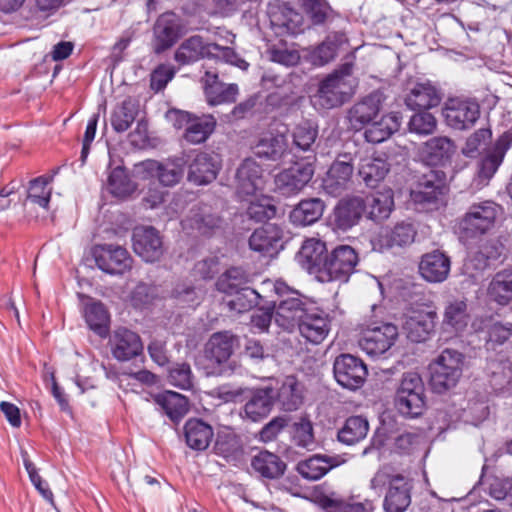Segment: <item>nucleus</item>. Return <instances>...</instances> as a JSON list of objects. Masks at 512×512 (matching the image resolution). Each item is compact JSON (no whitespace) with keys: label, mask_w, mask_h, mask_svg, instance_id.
Returning a JSON list of instances; mask_svg holds the SVG:
<instances>
[{"label":"nucleus","mask_w":512,"mask_h":512,"mask_svg":"<svg viewBox=\"0 0 512 512\" xmlns=\"http://www.w3.org/2000/svg\"><path fill=\"white\" fill-rule=\"evenodd\" d=\"M204 58L222 60L242 69L248 66L232 48L205 41L199 35L185 39L174 53V60L180 65H190Z\"/></svg>","instance_id":"1"},{"label":"nucleus","mask_w":512,"mask_h":512,"mask_svg":"<svg viewBox=\"0 0 512 512\" xmlns=\"http://www.w3.org/2000/svg\"><path fill=\"white\" fill-rule=\"evenodd\" d=\"M353 67V60H346L320 83L317 97L323 108L339 107L351 98L354 92L350 79Z\"/></svg>","instance_id":"2"},{"label":"nucleus","mask_w":512,"mask_h":512,"mask_svg":"<svg viewBox=\"0 0 512 512\" xmlns=\"http://www.w3.org/2000/svg\"><path fill=\"white\" fill-rule=\"evenodd\" d=\"M465 356L455 349H444L429 365L430 386L438 394L454 388L459 382Z\"/></svg>","instance_id":"3"},{"label":"nucleus","mask_w":512,"mask_h":512,"mask_svg":"<svg viewBox=\"0 0 512 512\" xmlns=\"http://www.w3.org/2000/svg\"><path fill=\"white\" fill-rule=\"evenodd\" d=\"M275 291L280 296L287 294V297L277 305L274 320L280 328L292 332L306 317L313 303L301 296L299 292L290 290L282 281H276Z\"/></svg>","instance_id":"4"},{"label":"nucleus","mask_w":512,"mask_h":512,"mask_svg":"<svg viewBox=\"0 0 512 512\" xmlns=\"http://www.w3.org/2000/svg\"><path fill=\"white\" fill-rule=\"evenodd\" d=\"M503 208L492 200L472 203L459 221V231L465 238L487 234L502 214Z\"/></svg>","instance_id":"5"},{"label":"nucleus","mask_w":512,"mask_h":512,"mask_svg":"<svg viewBox=\"0 0 512 512\" xmlns=\"http://www.w3.org/2000/svg\"><path fill=\"white\" fill-rule=\"evenodd\" d=\"M395 407L407 418H417L426 409L425 387L416 372L405 373L395 395Z\"/></svg>","instance_id":"6"},{"label":"nucleus","mask_w":512,"mask_h":512,"mask_svg":"<svg viewBox=\"0 0 512 512\" xmlns=\"http://www.w3.org/2000/svg\"><path fill=\"white\" fill-rule=\"evenodd\" d=\"M358 263L359 256L353 247L338 245L326 255V264L322 270L320 281L346 283L355 272Z\"/></svg>","instance_id":"7"},{"label":"nucleus","mask_w":512,"mask_h":512,"mask_svg":"<svg viewBox=\"0 0 512 512\" xmlns=\"http://www.w3.org/2000/svg\"><path fill=\"white\" fill-rule=\"evenodd\" d=\"M333 374L340 386L355 391L363 386L368 370L360 358L351 354H340L334 360Z\"/></svg>","instance_id":"8"},{"label":"nucleus","mask_w":512,"mask_h":512,"mask_svg":"<svg viewBox=\"0 0 512 512\" xmlns=\"http://www.w3.org/2000/svg\"><path fill=\"white\" fill-rule=\"evenodd\" d=\"M96 266L111 275H122L132 267V257L126 248L116 244H98L92 248Z\"/></svg>","instance_id":"9"},{"label":"nucleus","mask_w":512,"mask_h":512,"mask_svg":"<svg viewBox=\"0 0 512 512\" xmlns=\"http://www.w3.org/2000/svg\"><path fill=\"white\" fill-rule=\"evenodd\" d=\"M445 191L444 173L437 170H429L419 179L410 196L415 204L426 208L437 205L442 200Z\"/></svg>","instance_id":"10"},{"label":"nucleus","mask_w":512,"mask_h":512,"mask_svg":"<svg viewBox=\"0 0 512 512\" xmlns=\"http://www.w3.org/2000/svg\"><path fill=\"white\" fill-rule=\"evenodd\" d=\"M443 116L451 128L466 130L474 126L478 120L480 106L471 99L451 98L445 103Z\"/></svg>","instance_id":"11"},{"label":"nucleus","mask_w":512,"mask_h":512,"mask_svg":"<svg viewBox=\"0 0 512 512\" xmlns=\"http://www.w3.org/2000/svg\"><path fill=\"white\" fill-rule=\"evenodd\" d=\"M313 175L314 167L311 163L297 162L275 176V191L286 197L297 195L310 182Z\"/></svg>","instance_id":"12"},{"label":"nucleus","mask_w":512,"mask_h":512,"mask_svg":"<svg viewBox=\"0 0 512 512\" xmlns=\"http://www.w3.org/2000/svg\"><path fill=\"white\" fill-rule=\"evenodd\" d=\"M398 328L392 323H381L367 328L359 340L360 348L369 356L384 354L394 344Z\"/></svg>","instance_id":"13"},{"label":"nucleus","mask_w":512,"mask_h":512,"mask_svg":"<svg viewBox=\"0 0 512 512\" xmlns=\"http://www.w3.org/2000/svg\"><path fill=\"white\" fill-rule=\"evenodd\" d=\"M353 171L351 155H339L323 179L322 187L324 191L333 197L343 194L350 187Z\"/></svg>","instance_id":"14"},{"label":"nucleus","mask_w":512,"mask_h":512,"mask_svg":"<svg viewBox=\"0 0 512 512\" xmlns=\"http://www.w3.org/2000/svg\"><path fill=\"white\" fill-rule=\"evenodd\" d=\"M134 252L146 262L158 261L163 255V241L159 231L152 226H137L132 231Z\"/></svg>","instance_id":"15"},{"label":"nucleus","mask_w":512,"mask_h":512,"mask_svg":"<svg viewBox=\"0 0 512 512\" xmlns=\"http://www.w3.org/2000/svg\"><path fill=\"white\" fill-rule=\"evenodd\" d=\"M181 35V23L179 17L173 12L160 15L153 26V39L151 42L153 51L161 54L170 49Z\"/></svg>","instance_id":"16"},{"label":"nucleus","mask_w":512,"mask_h":512,"mask_svg":"<svg viewBox=\"0 0 512 512\" xmlns=\"http://www.w3.org/2000/svg\"><path fill=\"white\" fill-rule=\"evenodd\" d=\"M111 353L118 361H129L143 351L140 336L125 327L116 328L109 338Z\"/></svg>","instance_id":"17"},{"label":"nucleus","mask_w":512,"mask_h":512,"mask_svg":"<svg viewBox=\"0 0 512 512\" xmlns=\"http://www.w3.org/2000/svg\"><path fill=\"white\" fill-rule=\"evenodd\" d=\"M275 397V389L272 386H264L252 390L243 406L241 416L252 422L262 421L271 413Z\"/></svg>","instance_id":"18"},{"label":"nucleus","mask_w":512,"mask_h":512,"mask_svg":"<svg viewBox=\"0 0 512 512\" xmlns=\"http://www.w3.org/2000/svg\"><path fill=\"white\" fill-rule=\"evenodd\" d=\"M365 212V202L360 197L341 199L331 218L334 230L346 232L357 225Z\"/></svg>","instance_id":"19"},{"label":"nucleus","mask_w":512,"mask_h":512,"mask_svg":"<svg viewBox=\"0 0 512 512\" xmlns=\"http://www.w3.org/2000/svg\"><path fill=\"white\" fill-rule=\"evenodd\" d=\"M297 329L308 342L320 344L330 332L331 321L327 313L313 305Z\"/></svg>","instance_id":"20"},{"label":"nucleus","mask_w":512,"mask_h":512,"mask_svg":"<svg viewBox=\"0 0 512 512\" xmlns=\"http://www.w3.org/2000/svg\"><path fill=\"white\" fill-rule=\"evenodd\" d=\"M328 255L325 242L317 238H308L303 243L297 254L298 263L310 274H315L320 281L322 270L326 264Z\"/></svg>","instance_id":"21"},{"label":"nucleus","mask_w":512,"mask_h":512,"mask_svg":"<svg viewBox=\"0 0 512 512\" xmlns=\"http://www.w3.org/2000/svg\"><path fill=\"white\" fill-rule=\"evenodd\" d=\"M381 108V94L373 92L355 103L349 110L347 118L350 128L360 131L372 123L378 116Z\"/></svg>","instance_id":"22"},{"label":"nucleus","mask_w":512,"mask_h":512,"mask_svg":"<svg viewBox=\"0 0 512 512\" xmlns=\"http://www.w3.org/2000/svg\"><path fill=\"white\" fill-rule=\"evenodd\" d=\"M248 242L251 250L265 256H273L283 249V231L275 224H266L256 229Z\"/></svg>","instance_id":"23"},{"label":"nucleus","mask_w":512,"mask_h":512,"mask_svg":"<svg viewBox=\"0 0 512 512\" xmlns=\"http://www.w3.org/2000/svg\"><path fill=\"white\" fill-rule=\"evenodd\" d=\"M220 169L217 156L197 152L188 165V181L195 185H206L214 181Z\"/></svg>","instance_id":"24"},{"label":"nucleus","mask_w":512,"mask_h":512,"mask_svg":"<svg viewBox=\"0 0 512 512\" xmlns=\"http://www.w3.org/2000/svg\"><path fill=\"white\" fill-rule=\"evenodd\" d=\"M418 269L427 282L442 283L449 276L451 260L443 251L433 250L422 255Z\"/></svg>","instance_id":"25"},{"label":"nucleus","mask_w":512,"mask_h":512,"mask_svg":"<svg viewBox=\"0 0 512 512\" xmlns=\"http://www.w3.org/2000/svg\"><path fill=\"white\" fill-rule=\"evenodd\" d=\"M269 18L277 36L296 35L302 31L303 16L287 4L272 7Z\"/></svg>","instance_id":"26"},{"label":"nucleus","mask_w":512,"mask_h":512,"mask_svg":"<svg viewBox=\"0 0 512 512\" xmlns=\"http://www.w3.org/2000/svg\"><path fill=\"white\" fill-rule=\"evenodd\" d=\"M238 345V337L230 331L213 333L205 344V357L218 366L226 363Z\"/></svg>","instance_id":"27"},{"label":"nucleus","mask_w":512,"mask_h":512,"mask_svg":"<svg viewBox=\"0 0 512 512\" xmlns=\"http://www.w3.org/2000/svg\"><path fill=\"white\" fill-rule=\"evenodd\" d=\"M235 179L239 196H253L263 185V169L254 159L247 158L237 168Z\"/></svg>","instance_id":"28"},{"label":"nucleus","mask_w":512,"mask_h":512,"mask_svg":"<svg viewBox=\"0 0 512 512\" xmlns=\"http://www.w3.org/2000/svg\"><path fill=\"white\" fill-rule=\"evenodd\" d=\"M442 93L431 81L416 82L405 97V103L411 110H429L437 107Z\"/></svg>","instance_id":"29"},{"label":"nucleus","mask_w":512,"mask_h":512,"mask_svg":"<svg viewBox=\"0 0 512 512\" xmlns=\"http://www.w3.org/2000/svg\"><path fill=\"white\" fill-rule=\"evenodd\" d=\"M185 163L183 157H174L163 162L147 160L142 163V166L147 172L156 175L161 184L170 187L176 185L182 179Z\"/></svg>","instance_id":"30"},{"label":"nucleus","mask_w":512,"mask_h":512,"mask_svg":"<svg viewBox=\"0 0 512 512\" xmlns=\"http://www.w3.org/2000/svg\"><path fill=\"white\" fill-rule=\"evenodd\" d=\"M202 82L209 105L216 106L223 103H231L236 100L238 86L236 84H226L219 81L216 73L206 71Z\"/></svg>","instance_id":"31"},{"label":"nucleus","mask_w":512,"mask_h":512,"mask_svg":"<svg viewBox=\"0 0 512 512\" xmlns=\"http://www.w3.org/2000/svg\"><path fill=\"white\" fill-rule=\"evenodd\" d=\"M412 485L403 475L397 474L394 482L387 488L383 501L385 512H405L411 504Z\"/></svg>","instance_id":"32"},{"label":"nucleus","mask_w":512,"mask_h":512,"mask_svg":"<svg viewBox=\"0 0 512 512\" xmlns=\"http://www.w3.org/2000/svg\"><path fill=\"white\" fill-rule=\"evenodd\" d=\"M438 319L436 311L420 312L408 317L403 325L407 338L415 343L428 340Z\"/></svg>","instance_id":"33"},{"label":"nucleus","mask_w":512,"mask_h":512,"mask_svg":"<svg viewBox=\"0 0 512 512\" xmlns=\"http://www.w3.org/2000/svg\"><path fill=\"white\" fill-rule=\"evenodd\" d=\"M512 144V128L496 141L490 151L479 163L478 175L483 180H490L503 162L504 156Z\"/></svg>","instance_id":"34"},{"label":"nucleus","mask_w":512,"mask_h":512,"mask_svg":"<svg viewBox=\"0 0 512 512\" xmlns=\"http://www.w3.org/2000/svg\"><path fill=\"white\" fill-rule=\"evenodd\" d=\"M325 203L320 198L301 200L290 212V222L299 227H305L317 222L323 215Z\"/></svg>","instance_id":"35"},{"label":"nucleus","mask_w":512,"mask_h":512,"mask_svg":"<svg viewBox=\"0 0 512 512\" xmlns=\"http://www.w3.org/2000/svg\"><path fill=\"white\" fill-rule=\"evenodd\" d=\"M455 152L453 141L445 136H437L426 141L420 149L421 156L429 165H440L449 160Z\"/></svg>","instance_id":"36"},{"label":"nucleus","mask_w":512,"mask_h":512,"mask_svg":"<svg viewBox=\"0 0 512 512\" xmlns=\"http://www.w3.org/2000/svg\"><path fill=\"white\" fill-rule=\"evenodd\" d=\"M348 39L343 32H331L317 47L313 48L309 54L311 63L315 66H323L332 61L339 48L346 44Z\"/></svg>","instance_id":"37"},{"label":"nucleus","mask_w":512,"mask_h":512,"mask_svg":"<svg viewBox=\"0 0 512 512\" xmlns=\"http://www.w3.org/2000/svg\"><path fill=\"white\" fill-rule=\"evenodd\" d=\"M274 389L275 401L285 411H295L303 402V386L294 376H287L281 385Z\"/></svg>","instance_id":"38"},{"label":"nucleus","mask_w":512,"mask_h":512,"mask_svg":"<svg viewBox=\"0 0 512 512\" xmlns=\"http://www.w3.org/2000/svg\"><path fill=\"white\" fill-rule=\"evenodd\" d=\"M401 117L396 113L387 114L381 117L379 121H373L367 125L364 137L367 142L378 144L387 140L400 128Z\"/></svg>","instance_id":"39"},{"label":"nucleus","mask_w":512,"mask_h":512,"mask_svg":"<svg viewBox=\"0 0 512 512\" xmlns=\"http://www.w3.org/2000/svg\"><path fill=\"white\" fill-rule=\"evenodd\" d=\"M335 466H337L335 458L316 454L298 462L296 471L304 479L316 481L326 475Z\"/></svg>","instance_id":"40"},{"label":"nucleus","mask_w":512,"mask_h":512,"mask_svg":"<svg viewBox=\"0 0 512 512\" xmlns=\"http://www.w3.org/2000/svg\"><path fill=\"white\" fill-rule=\"evenodd\" d=\"M363 201L368 218L375 222L387 219L394 206L393 192L390 189L368 195Z\"/></svg>","instance_id":"41"},{"label":"nucleus","mask_w":512,"mask_h":512,"mask_svg":"<svg viewBox=\"0 0 512 512\" xmlns=\"http://www.w3.org/2000/svg\"><path fill=\"white\" fill-rule=\"evenodd\" d=\"M184 432L187 445L197 451L207 449L214 435L209 424L196 418L186 422Z\"/></svg>","instance_id":"42"},{"label":"nucleus","mask_w":512,"mask_h":512,"mask_svg":"<svg viewBox=\"0 0 512 512\" xmlns=\"http://www.w3.org/2000/svg\"><path fill=\"white\" fill-rule=\"evenodd\" d=\"M487 295L491 301L502 306L512 302L511 269H503L493 276L487 288Z\"/></svg>","instance_id":"43"},{"label":"nucleus","mask_w":512,"mask_h":512,"mask_svg":"<svg viewBox=\"0 0 512 512\" xmlns=\"http://www.w3.org/2000/svg\"><path fill=\"white\" fill-rule=\"evenodd\" d=\"M139 101L128 97L117 105L110 117L113 130L117 133L126 132L136 120L139 113Z\"/></svg>","instance_id":"44"},{"label":"nucleus","mask_w":512,"mask_h":512,"mask_svg":"<svg viewBox=\"0 0 512 512\" xmlns=\"http://www.w3.org/2000/svg\"><path fill=\"white\" fill-rule=\"evenodd\" d=\"M154 401L171 421L179 422L189 411L188 399L176 392L166 391L154 396Z\"/></svg>","instance_id":"45"},{"label":"nucleus","mask_w":512,"mask_h":512,"mask_svg":"<svg viewBox=\"0 0 512 512\" xmlns=\"http://www.w3.org/2000/svg\"><path fill=\"white\" fill-rule=\"evenodd\" d=\"M252 468L262 477L268 479H277L281 477L285 470L286 464L281 458L269 451H261L253 457L251 461Z\"/></svg>","instance_id":"46"},{"label":"nucleus","mask_w":512,"mask_h":512,"mask_svg":"<svg viewBox=\"0 0 512 512\" xmlns=\"http://www.w3.org/2000/svg\"><path fill=\"white\" fill-rule=\"evenodd\" d=\"M84 317L89 328L101 338H106L109 334L110 314L103 303L100 301H91L86 304Z\"/></svg>","instance_id":"47"},{"label":"nucleus","mask_w":512,"mask_h":512,"mask_svg":"<svg viewBox=\"0 0 512 512\" xmlns=\"http://www.w3.org/2000/svg\"><path fill=\"white\" fill-rule=\"evenodd\" d=\"M368 420L362 416H351L346 419L343 427L338 431V440L346 445H354L362 441L368 434Z\"/></svg>","instance_id":"48"},{"label":"nucleus","mask_w":512,"mask_h":512,"mask_svg":"<svg viewBox=\"0 0 512 512\" xmlns=\"http://www.w3.org/2000/svg\"><path fill=\"white\" fill-rule=\"evenodd\" d=\"M215 126L216 120L212 115L191 119L185 129L184 138L191 144L203 143L213 133Z\"/></svg>","instance_id":"49"},{"label":"nucleus","mask_w":512,"mask_h":512,"mask_svg":"<svg viewBox=\"0 0 512 512\" xmlns=\"http://www.w3.org/2000/svg\"><path fill=\"white\" fill-rule=\"evenodd\" d=\"M416 234L413 224L401 222L381 237V243L387 249L409 246L414 242Z\"/></svg>","instance_id":"50"},{"label":"nucleus","mask_w":512,"mask_h":512,"mask_svg":"<svg viewBox=\"0 0 512 512\" xmlns=\"http://www.w3.org/2000/svg\"><path fill=\"white\" fill-rule=\"evenodd\" d=\"M468 320L466 301L453 300L447 303L442 320L445 328H450L455 332L463 331L468 324Z\"/></svg>","instance_id":"51"},{"label":"nucleus","mask_w":512,"mask_h":512,"mask_svg":"<svg viewBox=\"0 0 512 512\" xmlns=\"http://www.w3.org/2000/svg\"><path fill=\"white\" fill-rule=\"evenodd\" d=\"M389 169L384 159L366 158L362 160L358 173L368 187L374 188L386 177Z\"/></svg>","instance_id":"52"},{"label":"nucleus","mask_w":512,"mask_h":512,"mask_svg":"<svg viewBox=\"0 0 512 512\" xmlns=\"http://www.w3.org/2000/svg\"><path fill=\"white\" fill-rule=\"evenodd\" d=\"M215 454L227 461H236L243 454L240 438L234 432H219L213 447Z\"/></svg>","instance_id":"53"},{"label":"nucleus","mask_w":512,"mask_h":512,"mask_svg":"<svg viewBox=\"0 0 512 512\" xmlns=\"http://www.w3.org/2000/svg\"><path fill=\"white\" fill-rule=\"evenodd\" d=\"M289 427L290 439L293 445L299 448L311 451L315 448L314 430L311 421L306 417H301L293 422Z\"/></svg>","instance_id":"54"},{"label":"nucleus","mask_w":512,"mask_h":512,"mask_svg":"<svg viewBox=\"0 0 512 512\" xmlns=\"http://www.w3.org/2000/svg\"><path fill=\"white\" fill-rule=\"evenodd\" d=\"M286 150L285 139L282 135H266L254 146L256 156L269 160H279Z\"/></svg>","instance_id":"55"},{"label":"nucleus","mask_w":512,"mask_h":512,"mask_svg":"<svg viewBox=\"0 0 512 512\" xmlns=\"http://www.w3.org/2000/svg\"><path fill=\"white\" fill-rule=\"evenodd\" d=\"M247 282L248 275L243 268L231 267L217 279L216 288L219 292L233 295L235 291L246 287Z\"/></svg>","instance_id":"56"},{"label":"nucleus","mask_w":512,"mask_h":512,"mask_svg":"<svg viewBox=\"0 0 512 512\" xmlns=\"http://www.w3.org/2000/svg\"><path fill=\"white\" fill-rule=\"evenodd\" d=\"M136 189L135 184L129 178L125 168L118 166L114 168L107 181V190L115 197H126Z\"/></svg>","instance_id":"57"},{"label":"nucleus","mask_w":512,"mask_h":512,"mask_svg":"<svg viewBox=\"0 0 512 512\" xmlns=\"http://www.w3.org/2000/svg\"><path fill=\"white\" fill-rule=\"evenodd\" d=\"M487 493L505 505V512H512V477H494L490 480Z\"/></svg>","instance_id":"58"},{"label":"nucleus","mask_w":512,"mask_h":512,"mask_svg":"<svg viewBox=\"0 0 512 512\" xmlns=\"http://www.w3.org/2000/svg\"><path fill=\"white\" fill-rule=\"evenodd\" d=\"M231 296L232 298L227 302V305L231 311L237 313L249 311L259 304L261 298L259 293L250 287L237 290Z\"/></svg>","instance_id":"59"},{"label":"nucleus","mask_w":512,"mask_h":512,"mask_svg":"<svg viewBox=\"0 0 512 512\" xmlns=\"http://www.w3.org/2000/svg\"><path fill=\"white\" fill-rule=\"evenodd\" d=\"M317 136V127L308 121L298 124L292 132L294 146L304 152L313 151Z\"/></svg>","instance_id":"60"},{"label":"nucleus","mask_w":512,"mask_h":512,"mask_svg":"<svg viewBox=\"0 0 512 512\" xmlns=\"http://www.w3.org/2000/svg\"><path fill=\"white\" fill-rule=\"evenodd\" d=\"M301 6L314 25H322L328 21L333 9L326 0H300Z\"/></svg>","instance_id":"61"},{"label":"nucleus","mask_w":512,"mask_h":512,"mask_svg":"<svg viewBox=\"0 0 512 512\" xmlns=\"http://www.w3.org/2000/svg\"><path fill=\"white\" fill-rule=\"evenodd\" d=\"M277 212L276 206L272 200L266 196H262L251 201L246 209L247 216L256 222H264L275 217Z\"/></svg>","instance_id":"62"},{"label":"nucleus","mask_w":512,"mask_h":512,"mask_svg":"<svg viewBox=\"0 0 512 512\" xmlns=\"http://www.w3.org/2000/svg\"><path fill=\"white\" fill-rule=\"evenodd\" d=\"M408 128L411 133L426 136L436 130L437 120L432 113L421 110L411 116Z\"/></svg>","instance_id":"63"},{"label":"nucleus","mask_w":512,"mask_h":512,"mask_svg":"<svg viewBox=\"0 0 512 512\" xmlns=\"http://www.w3.org/2000/svg\"><path fill=\"white\" fill-rule=\"evenodd\" d=\"M52 178L40 176L30 181L27 199L38 204L40 207L46 208L49 201L51 191L47 188Z\"/></svg>","instance_id":"64"}]
</instances>
